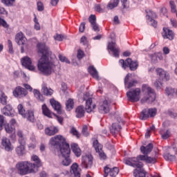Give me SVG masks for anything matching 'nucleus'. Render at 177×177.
Segmentation results:
<instances>
[{
    "label": "nucleus",
    "mask_w": 177,
    "mask_h": 177,
    "mask_svg": "<svg viewBox=\"0 0 177 177\" xmlns=\"http://www.w3.org/2000/svg\"><path fill=\"white\" fill-rule=\"evenodd\" d=\"M153 150V144L149 143L147 146H142L140 151L144 155H139L136 158H127L124 159L123 162L126 165H130L133 168H137L133 171L135 177H147L146 176V171L143 169V163L139 161H145L147 164H156L157 162V155L154 158H151L147 154L151 153Z\"/></svg>",
    "instance_id": "f257e3e1"
},
{
    "label": "nucleus",
    "mask_w": 177,
    "mask_h": 177,
    "mask_svg": "<svg viewBox=\"0 0 177 177\" xmlns=\"http://www.w3.org/2000/svg\"><path fill=\"white\" fill-rule=\"evenodd\" d=\"M37 53L41 56L37 63V68L44 75H50L56 71V65L54 62L50 61L49 56L52 52L49 47L44 43H38L37 45Z\"/></svg>",
    "instance_id": "f03ea898"
},
{
    "label": "nucleus",
    "mask_w": 177,
    "mask_h": 177,
    "mask_svg": "<svg viewBox=\"0 0 177 177\" xmlns=\"http://www.w3.org/2000/svg\"><path fill=\"white\" fill-rule=\"evenodd\" d=\"M50 144L54 147H59L60 153L64 156L62 164L64 167H68L71 164V158H70L71 150L70 145L66 142V138L60 135L55 136L50 138Z\"/></svg>",
    "instance_id": "7ed1b4c3"
},
{
    "label": "nucleus",
    "mask_w": 177,
    "mask_h": 177,
    "mask_svg": "<svg viewBox=\"0 0 177 177\" xmlns=\"http://www.w3.org/2000/svg\"><path fill=\"white\" fill-rule=\"evenodd\" d=\"M35 168L36 166L34 163L28 161H20L16 164L15 168H11L10 170L17 171L19 175L24 176L38 172V169H35Z\"/></svg>",
    "instance_id": "20e7f679"
},
{
    "label": "nucleus",
    "mask_w": 177,
    "mask_h": 177,
    "mask_svg": "<svg viewBox=\"0 0 177 177\" xmlns=\"http://www.w3.org/2000/svg\"><path fill=\"white\" fill-rule=\"evenodd\" d=\"M0 103L1 104H3V106H5L1 109V113L3 114V115H6L7 117H13L15 113V110L13 109V107L11 106L10 104H8V96L3 91L0 90Z\"/></svg>",
    "instance_id": "39448f33"
},
{
    "label": "nucleus",
    "mask_w": 177,
    "mask_h": 177,
    "mask_svg": "<svg viewBox=\"0 0 177 177\" xmlns=\"http://www.w3.org/2000/svg\"><path fill=\"white\" fill-rule=\"evenodd\" d=\"M142 91L145 92V96L141 100V103H153L156 100V93L154 90L149 87V86L144 84L142 85Z\"/></svg>",
    "instance_id": "423d86ee"
},
{
    "label": "nucleus",
    "mask_w": 177,
    "mask_h": 177,
    "mask_svg": "<svg viewBox=\"0 0 177 177\" xmlns=\"http://www.w3.org/2000/svg\"><path fill=\"white\" fill-rule=\"evenodd\" d=\"M122 125H124V120H122L121 118H118L117 120L113 122L111 127L109 128L111 133L113 136H116L118 133L121 132V129H122Z\"/></svg>",
    "instance_id": "0eeeda50"
},
{
    "label": "nucleus",
    "mask_w": 177,
    "mask_h": 177,
    "mask_svg": "<svg viewBox=\"0 0 177 177\" xmlns=\"http://www.w3.org/2000/svg\"><path fill=\"white\" fill-rule=\"evenodd\" d=\"M119 63L123 68L129 67L131 71H135L136 70H138V67H139V62H138V61H132V59L131 58H127L125 61L124 59H120Z\"/></svg>",
    "instance_id": "6e6552de"
},
{
    "label": "nucleus",
    "mask_w": 177,
    "mask_h": 177,
    "mask_svg": "<svg viewBox=\"0 0 177 177\" xmlns=\"http://www.w3.org/2000/svg\"><path fill=\"white\" fill-rule=\"evenodd\" d=\"M83 100L86 101L85 110L88 113H92L96 109V104L92 102V98L89 97V93L84 94Z\"/></svg>",
    "instance_id": "1a4fd4ad"
},
{
    "label": "nucleus",
    "mask_w": 177,
    "mask_h": 177,
    "mask_svg": "<svg viewBox=\"0 0 177 177\" xmlns=\"http://www.w3.org/2000/svg\"><path fill=\"white\" fill-rule=\"evenodd\" d=\"M81 165L82 168H85V169L92 168L93 165V156L91 154L82 156Z\"/></svg>",
    "instance_id": "9d476101"
},
{
    "label": "nucleus",
    "mask_w": 177,
    "mask_h": 177,
    "mask_svg": "<svg viewBox=\"0 0 177 177\" xmlns=\"http://www.w3.org/2000/svg\"><path fill=\"white\" fill-rule=\"evenodd\" d=\"M127 95L130 102L133 103L140 100V88H137L127 93Z\"/></svg>",
    "instance_id": "9b49d317"
},
{
    "label": "nucleus",
    "mask_w": 177,
    "mask_h": 177,
    "mask_svg": "<svg viewBox=\"0 0 177 177\" xmlns=\"http://www.w3.org/2000/svg\"><path fill=\"white\" fill-rule=\"evenodd\" d=\"M157 114V109L156 108L153 109H144L140 115V120H147L149 117H154Z\"/></svg>",
    "instance_id": "f8f14e48"
},
{
    "label": "nucleus",
    "mask_w": 177,
    "mask_h": 177,
    "mask_svg": "<svg viewBox=\"0 0 177 177\" xmlns=\"http://www.w3.org/2000/svg\"><path fill=\"white\" fill-rule=\"evenodd\" d=\"M93 146L94 149H95L96 153H98L99 158L100 160H106L107 158V156L106 153H104L103 150V146L99 143V141L97 140H95L93 141Z\"/></svg>",
    "instance_id": "ddd939ff"
},
{
    "label": "nucleus",
    "mask_w": 177,
    "mask_h": 177,
    "mask_svg": "<svg viewBox=\"0 0 177 177\" xmlns=\"http://www.w3.org/2000/svg\"><path fill=\"white\" fill-rule=\"evenodd\" d=\"M146 13H147V20L151 26L153 27H157V21L154 20L157 17V15L155 12H153L151 10H146Z\"/></svg>",
    "instance_id": "4468645a"
},
{
    "label": "nucleus",
    "mask_w": 177,
    "mask_h": 177,
    "mask_svg": "<svg viewBox=\"0 0 177 177\" xmlns=\"http://www.w3.org/2000/svg\"><path fill=\"white\" fill-rule=\"evenodd\" d=\"M12 93L15 97H19V99H21V97H26V96H27L28 94L27 90L20 86H17L13 91Z\"/></svg>",
    "instance_id": "2eb2a0df"
},
{
    "label": "nucleus",
    "mask_w": 177,
    "mask_h": 177,
    "mask_svg": "<svg viewBox=\"0 0 177 177\" xmlns=\"http://www.w3.org/2000/svg\"><path fill=\"white\" fill-rule=\"evenodd\" d=\"M132 74L128 73L124 77V86L127 89H130V88H133V86H136L138 84V81L136 80H132Z\"/></svg>",
    "instance_id": "dca6fc26"
},
{
    "label": "nucleus",
    "mask_w": 177,
    "mask_h": 177,
    "mask_svg": "<svg viewBox=\"0 0 177 177\" xmlns=\"http://www.w3.org/2000/svg\"><path fill=\"white\" fill-rule=\"evenodd\" d=\"M107 49L109 53L112 52L114 57H120V48L117 47L115 42H109L107 46Z\"/></svg>",
    "instance_id": "f3484780"
},
{
    "label": "nucleus",
    "mask_w": 177,
    "mask_h": 177,
    "mask_svg": "<svg viewBox=\"0 0 177 177\" xmlns=\"http://www.w3.org/2000/svg\"><path fill=\"white\" fill-rule=\"evenodd\" d=\"M21 63L22 66H24V67H26V68H28V70H30L31 71L35 70V66L32 65V61L31 60V58L28 56L21 58Z\"/></svg>",
    "instance_id": "a211bd4d"
},
{
    "label": "nucleus",
    "mask_w": 177,
    "mask_h": 177,
    "mask_svg": "<svg viewBox=\"0 0 177 177\" xmlns=\"http://www.w3.org/2000/svg\"><path fill=\"white\" fill-rule=\"evenodd\" d=\"M98 110L102 114H107L110 112V104H109V101L104 100L100 102L98 106Z\"/></svg>",
    "instance_id": "6ab92c4d"
},
{
    "label": "nucleus",
    "mask_w": 177,
    "mask_h": 177,
    "mask_svg": "<svg viewBox=\"0 0 177 177\" xmlns=\"http://www.w3.org/2000/svg\"><path fill=\"white\" fill-rule=\"evenodd\" d=\"M104 177L109 176V174L111 177H115L118 175V172H120V169L118 167H113L111 169L109 166H106L104 169Z\"/></svg>",
    "instance_id": "aec40b11"
},
{
    "label": "nucleus",
    "mask_w": 177,
    "mask_h": 177,
    "mask_svg": "<svg viewBox=\"0 0 177 177\" xmlns=\"http://www.w3.org/2000/svg\"><path fill=\"white\" fill-rule=\"evenodd\" d=\"M162 37H163L164 39H169V41H172L175 37V33L168 28H163Z\"/></svg>",
    "instance_id": "412c9836"
},
{
    "label": "nucleus",
    "mask_w": 177,
    "mask_h": 177,
    "mask_svg": "<svg viewBox=\"0 0 177 177\" xmlns=\"http://www.w3.org/2000/svg\"><path fill=\"white\" fill-rule=\"evenodd\" d=\"M71 174L73 176V177H81V168L77 162H74L71 166Z\"/></svg>",
    "instance_id": "4be33fe9"
},
{
    "label": "nucleus",
    "mask_w": 177,
    "mask_h": 177,
    "mask_svg": "<svg viewBox=\"0 0 177 177\" xmlns=\"http://www.w3.org/2000/svg\"><path fill=\"white\" fill-rule=\"evenodd\" d=\"M1 145L4 147L6 151H12L13 150L14 147L10 142V140L7 138L6 137H3L1 140Z\"/></svg>",
    "instance_id": "5701e85b"
},
{
    "label": "nucleus",
    "mask_w": 177,
    "mask_h": 177,
    "mask_svg": "<svg viewBox=\"0 0 177 177\" xmlns=\"http://www.w3.org/2000/svg\"><path fill=\"white\" fill-rule=\"evenodd\" d=\"M50 103L52 107L57 111L58 114H62V104L60 102L55 100V99H50Z\"/></svg>",
    "instance_id": "b1692460"
},
{
    "label": "nucleus",
    "mask_w": 177,
    "mask_h": 177,
    "mask_svg": "<svg viewBox=\"0 0 177 177\" xmlns=\"http://www.w3.org/2000/svg\"><path fill=\"white\" fill-rule=\"evenodd\" d=\"M26 41H27V38L24 37V34L23 32H19L17 33L15 36V42L19 45H24L26 44Z\"/></svg>",
    "instance_id": "393cba45"
},
{
    "label": "nucleus",
    "mask_w": 177,
    "mask_h": 177,
    "mask_svg": "<svg viewBox=\"0 0 177 177\" xmlns=\"http://www.w3.org/2000/svg\"><path fill=\"white\" fill-rule=\"evenodd\" d=\"M156 71L160 77V80H162V81H168V80H169V74L164 71V69L158 68L156 69Z\"/></svg>",
    "instance_id": "a878e982"
},
{
    "label": "nucleus",
    "mask_w": 177,
    "mask_h": 177,
    "mask_svg": "<svg viewBox=\"0 0 177 177\" xmlns=\"http://www.w3.org/2000/svg\"><path fill=\"white\" fill-rule=\"evenodd\" d=\"M57 132H59V129L56 127H50L45 129V133L48 135V136H53V135H56Z\"/></svg>",
    "instance_id": "bb28decb"
},
{
    "label": "nucleus",
    "mask_w": 177,
    "mask_h": 177,
    "mask_svg": "<svg viewBox=\"0 0 177 177\" xmlns=\"http://www.w3.org/2000/svg\"><path fill=\"white\" fill-rule=\"evenodd\" d=\"M88 73L91 74V77H93V78H95V80H97V81H99V80H100V77H99V73H97V71L95 67L89 66Z\"/></svg>",
    "instance_id": "cd10ccee"
},
{
    "label": "nucleus",
    "mask_w": 177,
    "mask_h": 177,
    "mask_svg": "<svg viewBox=\"0 0 177 177\" xmlns=\"http://www.w3.org/2000/svg\"><path fill=\"white\" fill-rule=\"evenodd\" d=\"M71 149L76 157H81V149L78 147V144L73 143L71 145Z\"/></svg>",
    "instance_id": "c85d7f7f"
},
{
    "label": "nucleus",
    "mask_w": 177,
    "mask_h": 177,
    "mask_svg": "<svg viewBox=\"0 0 177 177\" xmlns=\"http://www.w3.org/2000/svg\"><path fill=\"white\" fill-rule=\"evenodd\" d=\"M15 151L19 157H23L26 154V147L19 145L15 149Z\"/></svg>",
    "instance_id": "c756f323"
},
{
    "label": "nucleus",
    "mask_w": 177,
    "mask_h": 177,
    "mask_svg": "<svg viewBox=\"0 0 177 177\" xmlns=\"http://www.w3.org/2000/svg\"><path fill=\"white\" fill-rule=\"evenodd\" d=\"M76 117L77 118H82L85 114V110L84 109L83 106H79L76 108Z\"/></svg>",
    "instance_id": "7c9ffc66"
},
{
    "label": "nucleus",
    "mask_w": 177,
    "mask_h": 177,
    "mask_svg": "<svg viewBox=\"0 0 177 177\" xmlns=\"http://www.w3.org/2000/svg\"><path fill=\"white\" fill-rule=\"evenodd\" d=\"M41 110L44 115H46V117H48V118H52V112L49 110V108H48L46 104H44L42 105Z\"/></svg>",
    "instance_id": "2f4dec72"
},
{
    "label": "nucleus",
    "mask_w": 177,
    "mask_h": 177,
    "mask_svg": "<svg viewBox=\"0 0 177 177\" xmlns=\"http://www.w3.org/2000/svg\"><path fill=\"white\" fill-rule=\"evenodd\" d=\"M24 118H27L28 121L30 122H34L35 118L34 117V111H28L27 113H26V116H24Z\"/></svg>",
    "instance_id": "473e14b6"
},
{
    "label": "nucleus",
    "mask_w": 177,
    "mask_h": 177,
    "mask_svg": "<svg viewBox=\"0 0 177 177\" xmlns=\"http://www.w3.org/2000/svg\"><path fill=\"white\" fill-rule=\"evenodd\" d=\"M118 3H120V0H111L107 6V9H114V8H117V6H118Z\"/></svg>",
    "instance_id": "72a5a7b5"
},
{
    "label": "nucleus",
    "mask_w": 177,
    "mask_h": 177,
    "mask_svg": "<svg viewBox=\"0 0 177 177\" xmlns=\"http://www.w3.org/2000/svg\"><path fill=\"white\" fill-rule=\"evenodd\" d=\"M41 91L44 95L46 96H52V95H53V91L51 88H48L46 86H42Z\"/></svg>",
    "instance_id": "f704fd0d"
},
{
    "label": "nucleus",
    "mask_w": 177,
    "mask_h": 177,
    "mask_svg": "<svg viewBox=\"0 0 177 177\" xmlns=\"http://www.w3.org/2000/svg\"><path fill=\"white\" fill-rule=\"evenodd\" d=\"M33 94H34L35 97H36V99H37V100H40V102H44V100H45V98H44V95H42L41 94L39 91H38L37 89H34Z\"/></svg>",
    "instance_id": "c9c22d12"
},
{
    "label": "nucleus",
    "mask_w": 177,
    "mask_h": 177,
    "mask_svg": "<svg viewBox=\"0 0 177 177\" xmlns=\"http://www.w3.org/2000/svg\"><path fill=\"white\" fill-rule=\"evenodd\" d=\"M4 128L7 133H16V129L15 127H12L10 124H5Z\"/></svg>",
    "instance_id": "e433bc0d"
},
{
    "label": "nucleus",
    "mask_w": 177,
    "mask_h": 177,
    "mask_svg": "<svg viewBox=\"0 0 177 177\" xmlns=\"http://www.w3.org/2000/svg\"><path fill=\"white\" fill-rule=\"evenodd\" d=\"M66 109L68 111L74 109V100L73 99H68L66 102Z\"/></svg>",
    "instance_id": "4c0bfd02"
},
{
    "label": "nucleus",
    "mask_w": 177,
    "mask_h": 177,
    "mask_svg": "<svg viewBox=\"0 0 177 177\" xmlns=\"http://www.w3.org/2000/svg\"><path fill=\"white\" fill-rule=\"evenodd\" d=\"M165 93L167 96H174L175 93L176 94V90L175 88H172L171 87H167L165 89Z\"/></svg>",
    "instance_id": "58836bf2"
},
{
    "label": "nucleus",
    "mask_w": 177,
    "mask_h": 177,
    "mask_svg": "<svg viewBox=\"0 0 177 177\" xmlns=\"http://www.w3.org/2000/svg\"><path fill=\"white\" fill-rule=\"evenodd\" d=\"M18 111L22 117H26V109H24V106L21 104H19L17 106Z\"/></svg>",
    "instance_id": "ea45409f"
},
{
    "label": "nucleus",
    "mask_w": 177,
    "mask_h": 177,
    "mask_svg": "<svg viewBox=\"0 0 177 177\" xmlns=\"http://www.w3.org/2000/svg\"><path fill=\"white\" fill-rule=\"evenodd\" d=\"M32 161H35L36 162V167L39 168V167H41L42 165V163H41V160H39V158L37 156H32Z\"/></svg>",
    "instance_id": "a19ab883"
},
{
    "label": "nucleus",
    "mask_w": 177,
    "mask_h": 177,
    "mask_svg": "<svg viewBox=\"0 0 177 177\" xmlns=\"http://www.w3.org/2000/svg\"><path fill=\"white\" fill-rule=\"evenodd\" d=\"M3 27V28H9V24L5 19L0 17V27Z\"/></svg>",
    "instance_id": "79ce46f5"
},
{
    "label": "nucleus",
    "mask_w": 177,
    "mask_h": 177,
    "mask_svg": "<svg viewBox=\"0 0 177 177\" xmlns=\"http://www.w3.org/2000/svg\"><path fill=\"white\" fill-rule=\"evenodd\" d=\"M164 158L167 161H174L175 160V156L171 155V153H166L164 155Z\"/></svg>",
    "instance_id": "37998d69"
},
{
    "label": "nucleus",
    "mask_w": 177,
    "mask_h": 177,
    "mask_svg": "<svg viewBox=\"0 0 177 177\" xmlns=\"http://www.w3.org/2000/svg\"><path fill=\"white\" fill-rule=\"evenodd\" d=\"M15 0H1L2 3L6 5V6H13Z\"/></svg>",
    "instance_id": "c03bdc74"
},
{
    "label": "nucleus",
    "mask_w": 177,
    "mask_h": 177,
    "mask_svg": "<svg viewBox=\"0 0 177 177\" xmlns=\"http://www.w3.org/2000/svg\"><path fill=\"white\" fill-rule=\"evenodd\" d=\"M5 122H6L5 120V116L0 115V131L3 129V125H5Z\"/></svg>",
    "instance_id": "a18cd8bd"
},
{
    "label": "nucleus",
    "mask_w": 177,
    "mask_h": 177,
    "mask_svg": "<svg viewBox=\"0 0 177 177\" xmlns=\"http://www.w3.org/2000/svg\"><path fill=\"white\" fill-rule=\"evenodd\" d=\"M157 57H158L159 60H161L162 59V57H161V54H154L152 55L151 57L153 63L157 62Z\"/></svg>",
    "instance_id": "49530a36"
},
{
    "label": "nucleus",
    "mask_w": 177,
    "mask_h": 177,
    "mask_svg": "<svg viewBox=\"0 0 177 177\" xmlns=\"http://www.w3.org/2000/svg\"><path fill=\"white\" fill-rule=\"evenodd\" d=\"M169 6H170L171 12L173 13H176V5H175V1H169Z\"/></svg>",
    "instance_id": "de8ad7c7"
},
{
    "label": "nucleus",
    "mask_w": 177,
    "mask_h": 177,
    "mask_svg": "<svg viewBox=\"0 0 177 177\" xmlns=\"http://www.w3.org/2000/svg\"><path fill=\"white\" fill-rule=\"evenodd\" d=\"M8 52L11 55H13L14 50H13V44H12V41L8 40Z\"/></svg>",
    "instance_id": "09e8293b"
},
{
    "label": "nucleus",
    "mask_w": 177,
    "mask_h": 177,
    "mask_svg": "<svg viewBox=\"0 0 177 177\" xmlns=\"http://www.w3.org/2000/svg\"><path fill=\"white\" fill-rule=\"evenodd\" d=\"M80 44H82V45H84L86 46H88V38H86V37L85 36H82L80 39Z\"/></svg>",
    "instance_id": "8fccbe9b"
},
{
    "label": "nucleus",
    "mask_w": 177,
    "mask_h": 177,
    "mask_svg": "<svg viewBox=\"0 0 177 177\" xmlns=\"http://www.w3.org/2000/svg\"><path fill=\"white\" fill-rule=\"evenodd\" d=\"M59 59L60 60V62H65V63H67L68 64H70V60H68L67 57H66L65 56H63L62 55H59Z\"/></svg>",
    "instance_id": "3c124183"
},
{
    "label": "nucleus",
    "mask_w": 177,
    "mask_h": 177,
    "mask_svg": "<svg viewBox=\"0 0 177 177\" xmlns=\"http://www.w3.org/2000/svg\"><path fill=\"white\" fill-rule=\"evenodd\" d=\"M88 21H89V23L91 24V26L92 24H96V16H95V15H91V16L89 17V18H88Z\"/></svg>",
    "instance_id": "603ef678"
},
{
    "label": "nucleus",
    "mask_w": 177,
    "mask_h": 177,
    "mask_svg": "<svg viewBox=\"0 0 177 177\" xmlns=\"http://www.w3.org/2000/svg\"><path fill=\"white\" fill-rule=\"evenodd\" d=\"M82 133L84 136H89V132H88V126L84 125L83 127Z\"/></svg>",
    "instance_id": "864d4df0"
},
{
    "label": "nucleus",
    "mask_w": 177,
    "mask_h": 177,
    "mask_svg": "<svg viewBox=\"0 0 177 177\" xmlns=\"http://www.w3.org/2000/svg\"><path fill=\"white\" fill-rule=\"evenodd\" d=\"M93 31H95V32H99L100 31V28H99V25H97V23L93 24L91 25Z\"/></svg>",
    "instance_id": "5fc2aeb1"
},
{
    "label": "nucleus",
    "mask_w": 177,
    "mask_h": 177,
    "mask_svg": "<svg viewBox=\"0 0 177 177\" xmlns=\"http://www.w3.org/2000/svg\"><path fill=\"white\" fill-rule=\"evenodd\" d=\"M54 39H55V41H63L64 39V35L57 34L54 36Z\"/></svg>",
    "instance_id": "6e6d98bb"
},
{
    "label": "nucleus",
    "mask_w": 177,
    "mask_h": 177,
    "mask_svg": "<svg viewBox=\"0 0 177 177\" xmlns=\"http://www.w3.org/2000/svg\"><path fill=\"white\" fill-rule=\"evenodd\" d=\"M121 2L124 9L129 8V2H128V0H121Z\"/></svg>",
    "instance_id": "4d7b16f0"
},
{
    "label": "nucleus",
    "mask_w": 177,
    "mask_h": 177,
    "mask_svg": "<svg viewBox=\"0 0 177 177\" xmlns=\"http://www.w3.org/2000/svg\"><path fill=\"white\" fill-rule=\"evenodd\" d=\"M20 146H26V138L22 137L18 139Z\"/></svg>",
    "instance_id": "13d9d810"
},
{
    "label": "nucleus",
    "mask_w": 177,
    "mask_h": 177,
    "mask_svg": "<svg viewBox=\"0 0 177 177\" xmlns=\"http://www.w3.org/2000/svg\"><path fill=\"white\" fill-rule=\"evenodd\" d=\"M9 124L12 128H15L16 125H17V122L15 119H11L9 122Z\"/></svg>",
    "instance_id": "bf43d9fd"
},
{
    "label": "nucleus",
    "mask_w": 177,
    "mask_h": 177,
    "mask_svg": "<svg viewBox=\"0 0 177 177\" xmlns=\"http://www.w3.org/2000/svg\"><path fill=\"white\" fill-rule=\"evenodd\" d=\"M23 86L24 88H25V89H26V91H29V92H32V87H31V86L28 84H23Z\"/></svg>",
    "instance_id": "052dcab7"
},
{
    "label": "nucleus",
    "mask_w": 177,
    "mask_h": 177,
    "mask_svg": "<svg viewBox=\"0 0 177 177\" xmlns=\"http://www.w3.org/2000/svg\"><path fill=\"white\" fill-rule=\"evenodd\" d=\"M37 10L39 12H42V10H44V4L41 1L37 2Z\"/></svg>",
    "instance_id": "680f3d73"
},
{
    "label": "nucleus",
    "mask_w": 177,
    "mask_h": 177,
    "mask_svg": "<svg viewBox=\"0 0 177 177\" xmlns=\"http://www.w3.org/2000/svg\"><path fill=\"white\" fill-rule=\"evenodd\" d=\"M154 85L157 89H161V86H162V83L159 80H156L154 83Z\"/></svg>",
    "instance_id": "e2e57ef3"
},
{
    "label": "nucleus",
    "mask_w": 177,
    "mask_h": 177,
    "mask_svg": "<svg viewBox=\"0 0 177 177\" xmlns=\"http://www.w3.org/2000/svg\"><path fill=\"white\" fill-rule=\"evenodd\" d=\"M71 133H73V135H75V136H77V138H80V133H78V131H77V129H75V128H72L71 130Z\"/></svg>",
    "instance_id": "0e129e2a"
},
{
    "label": "nucleus",
    "mask_w": 177,
    "mask_h": 177,
    "mask_svg": "<svg viewBox=\"0 0 177 177\" xmlns=\"http://www.w3.org/2000/svg\"><path fill=\"white\" fill-rule=\"evenodd\" d=\"M84 51H82V50H77V59H82V57H84Z\"/></svg>",
    "instance_id": "69168bd1"
},
{
    "label": "nucleus",
    "mask_w": 177,
    "mask_h": 177,
    "mask_svg": "<svg viewBox=\"0 0 177 177\" xmlns=\"http://www.w3.org/2000/svg\"><path fill=\"white\" fill-rule=\"evenodd\" d=\"M169 131H167L164 134L162 135V139H168L169 138Z\"/></svg>",
    "instance_id": "338daca9"
},
{
    "label": "nucleus",
    "mask_w": 177,
    "mask_h": 177,
    "mask_svg": "<svg viewBox=\"0 0 177 177\" xmlns=\"http://www.w3.org/2000/svg\"><path fill=\"white\" fill-rule=\"evenodd\" d=\"M39 176L40 177H49V174H48V173H46V171H41L39 173Z\"/></svg>",
    "instance_id": "774afa93"
}]
</instances>
